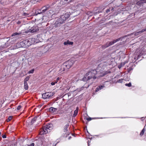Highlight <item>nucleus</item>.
Returning <instances> with one entry per match:
<instances>
[{
  "label": "nucleus",
  "instance_id": "1",
  "mask_svg": "<svg viewBox=\"0 0 146 146\" xmlns=\"http://www.w3.org/2000/svg\"><path fill=\"white\" fill-rule=\"evenodd\" d=\"M69 17V15L68 14H65L62 15L60 17H58L54 23V26L56 27H60L61 24L64 23L66 19Z\"/></svg>",
  "mask_w": 146,
  "mask_h": 146
},
{
  "label": "nucleus",
  "instance_id": "2",
  "mask_svg": "<svg viewBox=\"0 0 146 146\" xmlns=\"http://www.w3.org/2000/svg\"><path fill=\"white\" fill-rule=\"evenodd\" d=\"M52 127L53 125L52 123L48 124L46 126L43 127L40 129V134L42 135L50 132V131L52 129Z\"/></svg>",
  "mask_w": 146,
  "mask_h": 146
},
{
  "label": "nucleus",
  "instance_id": "3",
  "mask_svg": "<svg viewBox=\"0 0 146 146\" xmlns=\"http://www.w3.org/2000/svg\"><path fill=\"white\" fill-rule=\"evenodd\" d=\"M96 74L97 71L96 70H92L87 73L86 75L87 77L88 80H90L92 78H93L94 79H95L96 78V77H95V75Z\"/></svg>",
  "mask_w": 146,
  "mask_h": 146
},
{
  "label": "nucleus",
  "instance_id": "4",
  "mask_svg": "<svg viewBox=\"0 0 146 146\" xmlns=\"http://www.w3.org/2000/svg\"><path fill=\"white\" fill-rule=\"evenodd\" d=\"M49 7L44 6L40 10H38L35 11V15H37L38 14H42L45 12L46 10L49 9Z\"/></svg>",
  "mask_w": 146,
  "mask_h": 146
},
{
  "label": "nucleus",
  "instance_id": "5",
  "mask_svg": "<svg viewBox=\"0 0 146 146\" xmlns=\"http://www.w3.org/2000/svg\"><path fill=\"white\" fill-rule=\"evenodd\" d=\"M122 38V37H120L116 40H113V41L108 42L104 45L102 46L103 48H106L113 44L114 43H116L117 42L120 40Z\"/></svg>",
  "mask_w": 146,
  "mask_h": 146
},
{
  "label": "nucleus",
  "instance_id": "6",
  "mask_svg": "<svg viewBox=\"0 0 146 146\" xmlns=\"http://www.w3.org/2000/svg\"><path fill=\"white\" fill-rule=\"evenodd\" d=\"M54 94L52 92H48L42 94V98L44 99H47L52 96Z\"/></svg>",
  "mask_w": 146,
  "mask_h": 146
},
{
  "label": "nucleus",
  "instance_id": "7",
  "mask_svg": "<svg viewBox=\"0 0 146 146\" xmlns=\"http://www.w3.org/2000/svg\"><path fill=\"white\" fill-rule=\"evenodd\" d=\"M38 27H33L29 29L28 31L26 32V33L31 32L32 33H33L37 32L38 31Z\"/></svg>",
  "mask_w": 146,
  "mask_h": 146
},
{
  "label": "nucleus",
  "instance_id": "8",
  "mask_svg": "<svg viewBox=\"0 0 146 146\" xmlns=\"http://www.w3.org/2000/svg\"><path fill=\"white\" fill-rule=\"evenodd\" d=\"M73 64L70 60H69L65 63L64 65V66H65L67 68L69 69L72 66Z\"/></svg>",
  "mask_w": 146,
  "mask_h": 146
},
{
  "label": "nucleus",
  "instance_id": "9",
  "mask_svg": "<svg viewBox=\"0 0 146 146\" xmlns=\"http://www.w3.org/2000/svg\"><path fill=\"white\" fill-rule=\"evenodd\" d=\"M59 111L57 108H55L53 107H50L49 109V111L51 113H55L57 111Z\"/></svg>",
  "mask_w": 146,
  "mask_h": 146
},
{
  "label": "nucleus",
  "instance_id": "10",
  "mask_svg": "<svg viewBox=\"0 0 146 146\" xmlns=\"http://www.w3.org/2000/svg\"><path fill=\"white\" fill-rule=\"evenodd\" d=\"M73 42L70 41L69 40H67L66 41H65L64 43V45L68 46V45H72Z\"/></svg>",
  "mask_w": 146,
  "mask_h": 146
},
{
  "label": "nucleus",
  "instance_id": "11",
  "mask_svg": "<svg viewBox=\"0 0 146 146\" xmlns=\"http://www.w3.org/2000/svg\"><path fill=\"white\" fill-rule=\"evenodd\" d=\"M104 87V86L102 85H100L98 86L96 89V92L100 90L103 89Z\"/></svg>",
  "mask_w": 146,
  "mask_h": 146
},
{
  "label": "nucleus",
  "instance_id": "12",
  "mask_svg": "<svg viewBox=\"0 0 146 146\" xmlns=\"http://www.w3.org/2000/svg\"><path fill=\"white\" fill-rule=\"evenodd\" d=\"M79 110L78 108L77 107L76 108V110L74 111V114L73 115V116L75 117L77 115Z\"/></svg>",
  "mask_w": 146,
  "mask_h": 146
},
{
  "label": "nucleus",
  "instance_id": "13",
  "mask_svg": "<svg viewBox=\"0 0 146 146\" xmlns=\"http://www.w3.org/2000/svg\"><path fill=\"white\" fill-rule=\"evenodd\" d=\"M69 124L68 123L66 124L65 126H64V132H66L68 131V127H69Z\"/></svg>",
  "mask_w": 146,
  "mask_h": 146
},
{
  "label": "nucleus",
  "instance_id": "14",
  "mask_svg": "<svg viewBox=\"0 0 146 146\" xmlns=\"http://www.w3.org/2000/svg\"><path fill=\"white\" fill-rule=\"evenodd\" d=\"M24 88L26 90H27L28 89V86L27 82H24Z\"/></svg>",
  "mask_w": 146,
  "mask_h": 146
},
{
  "label": "nucleus",
  "instance_id": "15",
  "mask_svg": "<svg viewBox=\"0 0 146 146\" xmlns=\"http://www.w3.org/2000/svg\"><path fill=\"white\" fill-rule=\"evenodd\" d=\"M109 72H108L107 71L106 72H103L102 73V74L100 75V76L102 77L105 75L106 74H108Z\"/></svg>",
  "mask_w": 146,
  "mask_h": 146
},
{
  "label": "nucleus",
  "instance_id": "16",
  "mask_svg": "<svg viewBox=\"0 0 146 146\" xmlns=\"http://www.w3.org/2000/svg\"><path fill=\"white\" fill-rule=\"evenodd\" d=\"M141 31H138L137 32L135 33H134V34L135 36H139V35H140L141 33Z\"/></svg>",
  "mask_w": 146,
  "mask_h": 146
},
{
  "label": "nucleus",
  "instance_id": "17",
  "mask_svg": "<svg viewBox=\"0 0 146 146\" xmlns=\"http://www.w3.org/2000/svg\"><path fill=\"white\" fill-rule=\"evenodd\" d=\"M145 131V128H144L142 130V131H141V133H140V135H141V136L143 135L144 134V133Z\"/></svg>",
  "mask_w": 146,
  "mask_h": 146
},
{
  "label": "nucleus",
  "instance_id": "18",
  "mask_svg": "<svg viewBox=\"0 0 146 146\" xmlns=\"http://www.w3.org/2000/svg\"><path fill=\"white\" fill-rule=\"evenodd\" d=\"M36 117H35L31 120V124H33L36 121Z\"/></svg>",
  "mask_w": 146,
  "mask_h": 146
},
{
  "label": "nucleus",
  "instance_id": "19",
  "mask_svg": "<svg viewBox=\"0 0 146 146\" xmlns=\"http://www.w3.org/2000/svg\"><path fill=\"white\" fill-rule=\"evenodd\" d=\"M31 40L33 41V42H32V44L34 43L35 42V39L34 38H32L30 39L29 40V41H31Z\"/></svg>",
  "mask_w": 146,
  "mask_h": 146
},
{
  "label": "nucleus",
  "instance_id": "20",
  "mask_svg": "<svg viewBox=\"0 0 146 146\" xmlns=\"http://www.w3.org/2000/svg\"><path fill=\"white\" fill-rule=\"evenodd\" d=\"M29 79V76H27L24 79V82H27L28 81Z\"/></svg>",
  "mask_w": 146,
  "mask_h": 146
},
{
  "label": "nucleus",
  "instance_id": "21",
  "mask_svg": "<svg viewBox=\"0 0 146 146\" xmlns=\"http://www.w3.org/2000/svg\"><path fill=\"white\" fill-rule=\"evenodd\" d=\"M21 34V33H14L12 35V36H14L17 35H19Z\"/></svg>",
  "mask_w": 146,
  "mask_h": 146
},
{
  "label": "nucleus",
  "instance_id": "22",
  "mask_svg": "<svg viewBox=\"0 0 146 146\" xmlns=\"http://www.w3.org/2000/svg\"><path fill=\"white\" fill-rule=\"evenodd\" d=\"M23 15L24 16H26L27 17H29L31 15H29V14L26 13H23Z\"/></svg>",
  "mask_w": 146,
  "mask_h": 146
},
{
  "label": "nucleus",
  "instance_id": "23",
  "mask_svg": "<svg viewBox=\"0 0 146 146\" xmlns=\"http://www.w3.org/2000/svg\"><path fill=\"white\" fill-rule=\"evenodd\" d=\"M146 3V0H141L140 2V3L142 4Z\"/></svg>",
  "mask_w": 146,
  "mask_h": 146
},
{
  "label": "nucleus",
  "instance_id": "24",
  "mask_svg": "<svg viewBox=\"0 0 146 146\" xmlns=\"http://www.w3.org/2000/svg\"><path fill=\"white\" fill-rule=\"evenodd\" d=\"M49 13L50 15H52V16L54 15V12H53V11L52 10H50L49 11Z\"/></svg>",
  "mask_w": 146,
  "mask_h": 146
},
{
  "label": "nucleus",
  "instance_id": "25",
  "mask_svg": "<svg viewBox=\"0 0 146 146\" xmlns=\"http://www.w3.org/2000/svg\"><path fill=\"white\" fill-rule=\"evenodd\" d=\"M87 80H88L87 77H84L82 79V80L84 81H86Z\"/></svg>",
  "mask_w": 146,
  "mask_h": 146
},
{
  "label": "nucleus",
  "instance_id": "26",
  "mask_svg": "<svg viewBox=\"0 0 146 146\" xmlns=\"http://www.w3.org/2000/svg\"><path fill=\"white\" fill-rule=\"evenodd\" d=\"M125 85L126 86H128V87H130L131 86V82H129L128 84H125Z\"/></svg>",
  "mask_w": 146,
  "mask_h": 146
},
{
  "label": "nucleus",
  "instance_id": "27",
  "mask_svg": "<svg viewBox=\"0 0 146 146\" xmlns=\"http://www.w3.org/2000/svg\"><path fill=\"white\" fill-rule=\"evenodd\" d=\"M34 69H32L31 70H30L28 72V73L29 74L33 73L34 72Z\"/></svg>",
  "mask_w": 146,
  "mask_h": 146
},
{
  "label": "nucleus",
  "instance_id": "28",
  "mask_svg": "<svg viewBox=\"0 0 146 146\" xmlns=\"http://www.w3.org/2000/svg\"><path fill=\"white\" fill-rule=\"evenodd\" d=\"M12 118V117H11V116L9 117H8L7 119V122H9V121H10L11 119Z\"/></svg>",
  "mask_w": 146,
  "mask_h": 146
},
{
  "label": "nucleus",
  "instance_id": "29",
  "mask_svg": "<svg viewBox=\"0 0 146 146\" xmlns=\"http://www.w3.org/2000/svg\"><path fill=\"white\" fill-rule=\"evenodd\" d=\"M21 106L19 105L17 107V109L18 110H19L21 109Z\"/></svg>",
  "mask_w": 146,
  "mask_h": 146
},
{
  "label": "nucleus",
  "instance_id": "30",
  "mask_svg": "<svg viewBox=\"0 0 146 146\" xmlns=\"http://www.w3.org/2000/svg\"><path fill=\"white\" fill-rule=\"evenodd\" d=\"M122 79H119L117 81V82L119 83H121L122 82Z\"/></svg>",
  "mask_w": 146,
  "mask_h": 146
},
{
  "label": "nucleus",
  "instance_id": "31",
  "mask_svg": "<svg viewBox=\"0 0 146 146\" xmlns=\"http://www.w3.org/2000/svg\"><path fill=\"white\" fill-rule=\"evenodd\" d=\"M86 119L88 121H90L92 120V118L91 117L87 118Z\"/></svg>",
  "mask_w": 146,
  "mask_h": 146
},
{
  "label": "nucleus",
  "instance_id": "32",
  "mask_svg": "<svg viewBox=\"0 0 146 146\" xmlns=\"http://www.w3.org/2000/svg\"><path fill=\"white\" fill-rule=\"evenodd\" d=\"M24 1L23 4L26 3L29 1V0H23Z\"/></svg>",
  "mask_w": 146,
  "mask_h": 146
},
{
  "label": "nucleus",
  "instance_id": "33",
  "mask_svg": "<svg viewBox=\"0 0 146 146\" xmlns=\"http://www.w3.org/2000/svg\"><path fill=\"white\" fill-rule=\"evenodd\" d=\"M139 55L138 54H137V57H136V56H135V57L134 58L135 59H137L139 57Z\"/></svg>",
  "mask_w": 146,
  "mask_h": 146
},
{
  "label": "nucleus",
  "instance_id": "34",
  "mask_svg": "<svg viewBox=\"0 0 146 146\" xmlns=\"http://www.w3.org/2000/svg\"><path fill=\"white\" fill-rule=\"evenodd\" d=\"M145 31H146V27L145 29H142L141 30V32L143 33Z\"/></svg>",
  "mask_w": 146,
  "mask_h": 146
},
{
  "label": "nucleus",
  "instance_id": "35",
  "mask_svg": "<svg viewBox=\"0 0 146 146\" xmlns=\"http://www.w3.org/2000/svg\"><path fill=\"white\" fill-rule=\"evenodd\" d=\"M34 145L35 144L34 143H33L31 144L30 145H28L27 146H34Z\"/></svg>",
  "mask_w": 146,
  "mask_h": 146
},
{
  "label": "nucleus",
  "instance_id": "36",
  "mask_svg": "<svg viewBox=\"0 0 146 146\" xmlns=\"http://www.w3.org/2000/svg\"><path fill=\"white\" fill-rule=\"evenodd\" d=\"M51 85H54L56 84L54 82H52L51 83Z\"/></svg>",
  "mask_w": 146,
  "mask_h": 146
},
{
  "label": "nucleus",
  "instance_id": "37",
  "mask_svg": "<svg viewBox=\"0 0 146 146\" xmlns=\"http://www.w3.org/2000/svg\"><path fill=\"white\" fill-rule=\"evenodd\" d=\"M60 77H58L57 79H56V81L57 82H58V81L59 80H60Z\"/></svg>",
  "mask_w": 146,
  "mask_h": 146
},
{
  "label": "nucleus",
  "instance_id": "38",
  "mask_svg": "<svg viewBox=\"0 0 146 146\" xmlns=\"http://www.w3.org/2000/svg\"><path fill=\"white\" fill-rule=\"evenodd\" d=\"M21 23V22L20 21H18L17 22V23L18 24H19Z\"/></svg>",
  "mask_w": 146,
  "mask_h": 146
},
{
  "label": "nucleus",
  "instance_id": "39",
  "mask_svg": "<svg viewBox=\"0 0 146 146\" xmlns=\"http://www.w3.org/2000/svg\"><path fill=\"white\" fill-rule=\"evenodd\" d=\"M2 137L3 138H5L6 137V136L5 135H3Z\"/></svg>",
  "mask_w": 146,
  "mask_h": 146
},
{
  "label": "nucleus",
  "instance_id": "40",
  "mask_svg": "<svg viewBox=\"0 0 146 146\" xmlns=\"http://www.w3.org/2000/svg\"><path fill=\"white\" fill-rule=\"evenodd\" d=\"M110 12V10L109 9H108L106 10V12L107 13H108V12Z\"/></svg>",
  "mask_w": 146,
  "mask_h": 146
},
{
  "label": "nucleus",
  "instance_id": "41",
  "mask_svg": "<svg viewBox=\"0 0 146 146\" xmlns=\"http://www.w3.org/2000/svg\"><path fill=\"white\" fill-rule=\"evenodd\" d=\"M54 82L55 83V84H56V83H57V82H58L56 80Z\"/></svg>",
  "mask_w": 146,
  "mask_h": 146
},
{
  "label": "nucleus",
  "instance_id": "42",
  "mask_svg": "<svg viewBox=\"0 0 146 146\" xmlns=\"http://www.w3.org/2000/svg\"><path fill=\"white\" fill-rule=\"evenodd\" d=\"M61 69H63V70L64 71V67H63V68H61Z\"/></svg>",
  "mask_w": 146,
  "mask_h": 146
},
{
  "label": "nucleus",
  "instance_id": "43",
  "mask_svg": "<svg viewBox=\"0 0 146 146\" xmlns=\"http://www.w3.org/2000/svg\"><path fill=\"white\" fill-rule=\"evenodd\" d=\"M88 146H89V144H88Z\"/></svg>",
  "mask_w": 146,
  "mask_h": 146
}]
</instances>
